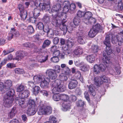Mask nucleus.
I'll return each mask as SVG.
<instances>
[{
    "label": "nucleus",
    "mask_w": 123,
    "mask_h": 123,
    "mask_svg": "<svg viewBox=\"0 0 123 123\" xmlns=\"http://www.w3.org/2000/svg\"><path fill=\"white\" fill-rule=\"evenodd\" d=\"M96 22V19L92 17L89 19L87 21L85 22V23L87 25H91L95 24Z\"/></svg>",
    "instance_id": "obj_32"
},
{
    "label": "nucleus",
    "mask_w": 123,
    "mask_h": 123,
    "mask_svg": "<svg viewBox=\"0 0 123 123\" xmlns=\"http://www.w3.org/2000/svg\"><path fill=\"white\" fill-rule=\"evenodd\" d=\"M98 67V65L97 64H95L93 67V71L96 74H99L100 72V70Z\"/></svg>",
    "instance_id": "obj_40"
},
{
    "label": "nucleus",
    "mask_w": 123,
    "mask_h": 123,
    "mask_svg": "<svg viewBox=\"0 0 123 123\" xmlns=\"http://www.w3.org/2000/svg\"><path fill=\"white\" fill-rule=\"evenodd\" d=\"M74 44V42L73 40L69 38L68 40H67L66 43V45L67 47L66 48V49H70L72 48Z\"/></svg>",
    "instance_id": "obj_16"
},
{
    "label": "nucleus",
    "mask_w": 123,
    "mask_h": 123,
    "mask_svg": "<svg viewBox=\"0 0 123 123\" xmlns=\"http://www.w3.org/2000/svg\"><path fill=\"white\" fill-rule=\"evenodd\" d=\"M43 20L45 23H49L50 22V17L48 14H45L44 16Z\"/></svg>",
    "instance_id": "obj_29"
},
{
    "label": "nucleus",
    "mask_w": 123,
    "mask_h": 123,
    "mask_svg": "<svg viewBox=\"0 0 123 123\" xmlns=\"http://www.w3.org/2000/svg\"><path fill=\"white\" fill-rule=\"evenodd\" d=\"M49 119L51 123H56L57 122L56 119L54 116H50Z\"/></svg>",
    "instance_id": "obj_62"
},
{
    "label": "nucleus",
    "mask_w": 123,
    "mask_h": 123,
    "mask_svg": "<svg viewBox=\"0 0 123 123\" xmlns=\"http://www.w3.org/2000/svg\"><path fill=\"white\" fill-rule=\"evenodd\" d=\"M97 33L92 28L91 29L90 31L89 32L88 35L90 37H93L95 36Z\"/></svg>",
    "instance_id": "obj_35"
},
{
    "label": "nucleus",
    "mask_w": 123,
    "mask_h": 123,
    "mask_svg": "<svg viewBox=\"0 0 123 123\" xmlns=\"http://www.w3.org/2000/svg\"><path fill=\"white\" fill-rule=\"evenodd\" d=\"M33 79L35 82L37 83H41L43 80L42 77L40 75L34 76L33 77Z\"/></svg>",
    "instance_id": "obj_36"
},
{
    "label": "nucleus",
    "mask_w": 123,
    "mask_h": 123,
    "mask_svg": "<svg viewBox=\"0 0 123 123\" xmlns=\"http://www.w3.org/2000/svg\"><path fill=\"white\" fill-rule=\"evenodd\" d=\"M77 78L79 79L81 82H83V78L82 76H81V73L80 71L77 72L75 74Z\"/></svg>",
    "instance_id": "obj_45"
},
{
    "label": "nucleus",
    "mask_w": 123,
    "mask_h": 123,
    "mask_svg": "<svg viewBox=\"0 0 123 123\" xmlns=\"http://www.w3.org/2000/svg\"><path fill=\"white\" fill-rule=\"evenodd\" d=\"M16 57L15 59L16 60H19L24 58L28 55V53L26 51L20 50L17 51L15 53Z\"/></svg>",
    "instance_id": "obj_7"
},
{
    "label": "nucleus",
    "mask_w": 123,
    "mask_h": 123,
    "mask_svg": "<svg viewBox=\"0 0 123 123\" xmlns=\"http://www.w3.org/2000/svg\"><path fill=\"white\" fill-rule=\"evenodd\" d=\"M107 38H109V39L110 47L111 46L110 39H111V42L112 43L116 44L118 42V44L119 46H121L123 42V37L120 36L117 37L115 36L114 34H110L109 35L106 36L105 37V41L106 39Z\"/></svg>",
    "instance_id": "obj_3"
},
{
    "label": "nucleus",
    "mask_w": 123,
    "mask_h": 123,
    "mask_svg": "<svg viewBox=\"0 0 123 123\" xmlns=\"http://www.w3.org/2000/svg\"><path fill=\"white\" fill-rule=\"evenodd\" d=\"M109 1H113L114 3L117 4L118 9L122 11L123 10V4L122 2V0H108Z\"/></svg>",
    "instance_id": "obj_14"
},
{
    "label": "nucleus",
    "mask_w": 123,
    "mask_h": 123,
    "mask_svg": "<svg viewBox=\"0 0 123 123\" xmlns=\"http://www.w3.org/2000/svg\"><path fill=\"white\" fill-rule=\"evenodd\" d=\"M78 82L76 80H74L70 81L68 84V88L72 89L75 88L77 86Z\"/></svg>",
    "instance_id": "obj_17"
},
{
    "label": "nucleus",
    "mask_w": 123,
    "mask_h": 123,
    "mask_svg": "<svg viewBox=\"0 0 123 123\" xmlns=\"http://www.w3.org/2000/svg\"><path fill=\"white\" fill-rule=\"evenodd\" d=\"M82 49L80 47H78L75 49L73 51L74 55H78L82 54L83 53Z\"/></svg>",
    "instance_id": "obj_20"
},
{
    "label": "nucleus",
    "mask_w": 123,
    "mask_h": 123,
    "mask_svg": "<svg viewBox=\"0 0 123 123\" xmlns=\"http://www.w3.org/2000/svg\"><path fill=\"white\" fill-rule=\"evenodd\" d=\"M37 26L39 29L42 31L44 25L42 23L39 22L37 24Z\"/></svg>",
    "instance_id": "obj_59"
},
{
    "label": "nucleus",
    "mask_w": 123,
    "mask_h": 123,
    "mask_svg": "<svg viewBox=\"0 0 123 123\" xmlns=\"http://www.w3.org/2000/svg\"><path fill=\"white\" fill-rule=\"evenodd\" d=\"M17 112L16 107L14 106L12 109L11 111L8 114V117L12 119L14 116Z\"/></svg>",
    "instance_id": "obj_21"
},
{
    "label": "nucleus",
    "mask_w": 123,
    "mask_h": 123,
    "mask_svg": "<svg viewBox=\"0 0 123 123\" xmlns=\"http://www.w3.org/2000/svg\"><path fill=\"white\" fill-rule=\"evenodd\" d=\"M85 104L84 102L82 100H79L76 104L77 106L83 107Z\"/></svg>",
    "instance_id": "obj_63"
},
{
    "label": "nucleus",
    "mask_w": 123,
    "mask_h": 123,
    "mask_svg": "<svg viewBox=\"0 0 123 123\" xmlns=\"http://www.w3.org/2000/svg\"><path fill=\"white\" fill-rule=\"evenodd\" d=\"M85 12H82L79 10L77 12V16L79 18H81L83 17H84V15L85 14Z\"/></svg>",
    "instance_id": "obj_54"
},
{
    "label": "nucleus",
    "mask_w": 123,
    "mask_h": 123,
    "mask_svg": "<svg viewBox=\"0 0 123 123\" xmlns=\"http://www.w3.org/2000/svg\"><path fill=\"white\" fill-rule=\"evenodd\" d=\"M91 49L93 52L95 53L98 51L99 47L98 46L93 45L92 46Z\"/></svg>",
    "instance_id": "obj_50"
},
{
    "label": "nucleus",
    "mask_w": 123,
    "mask_h": 123,
    "mask_svg": "<svg viewBox=\"0 0 123 123\" xmlns=\"http://www.w3.org/2000/svg\"><path fill=\"white\" fill-rule=\"evenodd\" d=\"M59 77L61 81H62L63 82L66 81L68 79V77L66 74L63 73H61L59 75Z\"/></svg>",
    "instance_id": "obj_31"
},
{
    "label": "nucleus",
    "mask_w": 123,
    "mask_h": 123,
    "mask_svg": "<svg viewBox=\"0 0 123 123\" xmlns=\"http://www.w3.org/2000/svg\"><path fill=\"white\" fill-rule=\"evenodd\" d=\"M16 30L15 29L14 27L11 28L10 31V34L11 35L10 36H9L8 37V40H11L13 37L14 33L16 32Z\"/></svg>",
    "instance_id": "obj_41"
},
{
    "label": "nucleus",
    "mask_w": 123,
    "mask_h": 123,
    "mask_svg": "<svg viewBox=\"0 0 123 123\" xmlns=\"http://www.w3.org/2000/svg\"><path fill=\"white\" fill-rule=\"evenodd\" d=\"M51 43V41L48 39L45 40L44 42L42 47L43 49L45 48L46 47L48 46Z\"/></svg>",
    "instance_id": "obj_43"
},
{
    "label": "nucleus",
    "mask_w": 123,
    "mask_h": 123,
    "mask_svg": "<svg viewBox=\"0 0 123 123\" xmlns=\"http://www.w3.org/2000/svg\"><path fill=\"white\" fill-rule=\"evenodd\" d=\"M65 86L63 84L60 83V84L57 87L53 88L52 90V93H54L56 92H63L66 90Z\"/></svg>",
    "instance_id": "obj_9"
},
{
    "label": "nucleus",
    "mask_w": 123,
    "mask_h": 123,
    "mask_svg": "<svg viewBox=\"0 0 123 123\" xmlns=\"http://www.w3.org/2000/svg\"><path fill=\"white\" fill-rule=\"evenodd\" d=\"M50 81L49 79L48 78H44L43 80L40 83L41 87L43 88L47 87L49 85L48 81Z\"/></svg>",
    "instance_id": "obj_15"
},
{
    "label": "nucleus",
    "mask_w": 123,
    "mask_h": 123,
    "mask_svg": "<svg viewBox=\"0 0 123 123\" xmlns=\"http://www.w3.org/2000/svg\"><path fill=\"white\" fill-rule=\"evenodd\" d=\"M62 72L65 73V74L67 75H69L71 73V71L69 68L68 67L62 69Z\"/></svg>",
    "instance_id": "obj_46"
},
{
    "label": "nucleus",
    "mask_w": 123,
    "mask_h": 123,
    "mask_svg": "<svg viewBox=\"0 0 123 123\" xmlns=\"http://www.w3.org/2000/svg\"><path fill=\"white\" fill-rule=\"evenodd\" d=\"M66 22V21H64V20L62 21L61 23H60L58 28H59L60 29L64 32H67V31L69 33L73 30V29L71 27L70 28L71 29L70 30L69 28H68L67 27L65 24Z\"/></svg>",
    "instance_id": "obj_8"
},
{
    "label": "nucleus",
    "mask_w": 123,
    "mask_h": 123,
    "mask_svg": "<svg viewBox=\"0 0 123 123\" xmlns=\"http://www.w3.org/2000/svg\"><path fill=\"white\" fill-rule=\"evenodd\" d=\"M33 92L34 94L35 95H37L39 92L40 90V87L38 86H35L33 88Z\"/></svg>",
    "instance_id": "obj_44"
},
{
    "label": "nucleus",
    "mask_w": 123,
    "mask_h": 123,
    "mask_svg": "<svg viewBox=\"0 0 123 123\" xmlns=\"http://www.w3.org/2000/svg\"><path fill=\"white\" fill-rule=\"evenodd\" d=\"M27 31L29 34H33L35 32V31L33 27L31 25H29L27 27Z\"/></svg>",
    "instance_id": "obj_48"
},
{
    "label": "nucleus",
    "mask_w": 123,
    "mask_h": 123,
    "mask_svg": "<svg viewBox=\"0 0 123 123\" xmlns=\"http://www.w3.org/2000/svg\"><path fill=\"white\" fill-rule=\"evenodd\" d=\"M80 21V18L77 16H75L74 19L73 23H74V25L75 26H76L79 25Z\"/></svg>",
    "instance_id": "obj_33"
},
{
    "label": "nucleus",
    "mask_w": 123,
    "mask_h": 123,
    "mask_svg": "<svg viewBox=\"0 0 123 123\" xmlns=\"http://www.w3.org/2000/svg\"><path fill=\"white\" fill-rule=\"evenodd\" d=\"M54 68L55 69L53 70H55L56 72L57 73H60L61 70V68L60 66L58 65H56L54 67Z\"/></svg>",
    "instance_id": "obj_61"
},
{
    "label": "nucleus",
    "mask_w": 123,
    "mask_h": 123,
    "mask_svg": "<svg viewBox=\"0 0 123 123\" xmlns=\"http://www.w3.org/2000/svg\"><path fill=\"white\" fill-rule=\"evenodd\" d=\"M58 16V17L61 18V19L62 20V21H66L65 20L66 19L67 16L66 15L64 14L63 12H57Z\"/></svg>",
    "instance_id": "obj_34"
},
{
    "label": "nucleus",
    "mask_w": 123,
    "mask_h": 123,
    "mask_svg": "<svg viewBox=\"0 0 123 123\" xmlns=\"http://www.w3.org/2000/svg\"><path fill=\"white\" fill-rule=\"evenodd\" d=\"M29 91L27 90H25L23 92L20 93L19 95V97L21 98L24 99L26 98L29 95Z\"/></svg>",
    "instance_id": "obj_19"
},
{
    "label": "nucleus",
    "mask_w": 123,
    "mask_h": 123,
    "mask_svg": "<svg viewBox=\"0 0 123 123\" xmlns=\"http://www.w3.org/2000/svg\"><path fill=\"white\" fill-rule=\"evenodd\" d=\"M19 15L21 20L24 21L26 19L27 15V12L25 10L19 12Z\"/></svg>",
    "instance_id": "obj_27"
},
{
    "label": "nucleus",
    "mask_w": 123,
    "mask_h": 123,
    "mask_svg": "<svg viewBox=\"0 0 123 123\" xmlns=\"http://www.w3.org/2000/svg\"><path fill=\"white\" fill-rule=\"evenodd\" d=\"M65 2H66V1ZM67 2V4H66V3H65V4H66V5L64 6L63 8V11L64 13H66L68 12L69 10V3L68 1Z\"/></svg>",
    "instance_id": "obj_47"
},
{
    "label": "nucleus",
    "mask_w": 123,
    "mask_h": 123,
    "mask_svg": "<svg viewBox=\"0 0 123 123\" xmlns=\"http://www.w3.org/2000/svg\"><path fill=\"white\" fill-rule=\"evenodd\" d=\"M24 86L21 84H20L18 87L17 88L16 91L17 92H22L24 89Z\"/></svg>",
    "instance_id": "obj_53"
},
{
    "label": "nucleus",
    "mask_w": 123,
    "mask_h": 123,
    "mask_svg": "<svg viewBox=\"0 0 123 123\" xmlns=\"http://www.w3.org/2000/svg\"><path fill=\"white\" fill-rule=\"evenodd\" d=\"M92 28L98 32L99 31L102 30V27L99 24H97L93 26Z\"/></svg>",
    "instance_id": "obj_42"
},
{
    "label": "nucleus",
    "mask_w": 123,
    "mask_h": 123,
    "mask_svg": "<svg viewBox=\"0 0 123 123\" xmlns=\"http://www.w3.org/2000/svg\"><path fill=\"white\" fill-rule=\"evenodd\" d=\"M89 67L88 65L86 64H84L81 67V70L83 71H86L87 70Z\"/></svg>",
    "instance_id": "obj_60"
},
{
    "label": "nucleus",
    "mask_w": 123,
    "mask_h": 123,
    "mask_svg": "<svg viewBox=\"0 0 123 123\" xmlns=\"http://www.w3.org/2000/svg\"><path fill=\"white\" fill-rule=\"evenodd\" d=\"M15 102L18 101L19 105L22 108H25L27 106V104L25 103V99L20 97H16L15 98Z\"/></svg>",
    "instance_id": "obj_11"
},
{
    "label": "nucleus",
    "mask_w": 123,
    "mask_h": 123,
    "mask_svg": "<svg viewBox=\"0 0 123 123\" xmlns=\"http://www.w3.org/2000/svg\"><path fill=\"white\" fill-rule=\"evenodd\" d=\"M34 16L37 18L40 15V10L38 9V7L34 9L33 12Z\"/></svg>",
    "instance_id": "obj_38"
},
{
    "label": "nucleus",
    "mask_w": 123,
    "mask_h": 123,
    "mask_svg": "<svg viewBox=\"0 0 123 123\" xmlns=\"http://www.w3.org/2000/svg\"><path fill=\"white\" fill-rule=\"evenodd\" d=\"M62 107L65 111L67 110L68 109L70 108V103L67 101L64 102L62 104Z\"/></svg>",
    "instance_id": "obj_28"
},
{
    "label": "nucleus",
    "mask_w": 123,
    "mask_h": 123,
    "mask_svg": "<svg viewBox=\"0 0 123 123\" xmlns=\"http://www.w3.org/2000/svg\"><path fill=\"white\" fill-rule=\"evenodd\" d=\"M87 86L88 88V92L90 94L93 96H95L96 95V92L92 85H91Z\"/></svg>",
    "instance_id": "obj_18"
},
{
    "label": "nucleus",
    "mask_w": 123,
    "mask_h": 123,
    "mask_svg": "<svg viewBox=\"0 0 123 123\" xmlns=\"http://www.w3.org/2000/svg\"><path fill=\"white\" fill-rule=\"evenodd\" d=\"M15 93L13 89H10L8 90L6 93L7 97L4 102L5 107H9L12 106V102L14 100L13 96Z\"/></svg>",
    "instance_id": "obj_2"
},
{
    "label": "nucleus",
    "mask_w": 123,
    "mask_h": 123,
    "mask_svg": "<svg viewBox=\"0 0 123 123\" xmlns=\"http://www.w3.org/2000/svg\"><path fill=\"white\" fill-rule=\"evenodd\" d=\"M14 70L15 73L18 74H23L25 72L24 70L23 69L20 68H15Z\"/></svg>",
    "instance_id": "obj_39"
},
{
    "label": "nucleus",
    "mask_w": 123,
    "mask_h": 123,
    "mask_svg": "<svg viewBox=\"0 0 123 123\" xmlns=\"http://www.w3.org/2000/svg\"><path fill=\"white\" fill-rule=\"evenodd\" d=\"M86 60L90 63H92L94 61L95 58L93 55H87L86 57Z\"/></svg>",
    "instance_id": "obj_30"
},
{
    "label": "nucleus",
    "mask_w": 123,
    "mask_h": 123,
    "mask_svg": "<svg viewBox=\"0 0 123 123\" xmlns=\"http://www.w3.org/2000/svg\"><path fill=\"white\" fill-rule=\"evenodd\" d=\"M44 2L43 3H40L39 6L41 10H46V11H48L49 13H51L50 11L51 7L50 6V0H43Z\"/></svg>",
    "instance_id": "obj_5"
},
{
    "label": "nucleus",
    "mask_w": 123,
    "mask_h": 123,
    "mask_svg": "<svg viewBox=\"0 0 123 123\" xmlns=\"http://www.w3.org/2000/svg\"><path fill=\"white\" fill-rule=\"evenodd\" d=\"M53 94V99L55 101H58L61 100V94L56 93H52Z\"/></svg>",
    "instance_id": "obj_26"
},
{
    "label": "nucleus",
    "mask_w": 123,
    "mask_h": 123,
    "mask_svg": "<svg viewBox=\"0 0 123 123\" xmlns=\"http://www.w3.org/2000/svg\"><path fill=\"white\" fill-rule=\"evenodd\" d=\"M61 100L64 102L67 101L69 100V97L68 95L64 94H61Z\"/></svg>",
    "instance_id": "obj_37"
},
{
    "label": "nucleus",
    "mask_w": 123,
    "mask_h": 123,
    "mask_svg": "<svg viewBox=\"0 0 123 123\" xmlns=\"http://www.w3.org/2000/svg\"><path fill=\"white\" fill-rule=\"evenodd\" d=\"M95 84L97 86H99L101 83V79L98 77H95L94 79Z\"/></svg>",
    "instance_id": "obj_49"
},
{
    "label": "nucleus",
    "mask_w": 123,
    "mask_h": 123,
    "mask_svg": "<svg viewBox=\"0 0 123 123\" xmlns=\"http://www.w3.org/2000/svg\"><path fill=\"white\" fill-rule=\"evenodd\" d=\"M104 43L106 45V49L103 51L102 62L105 65L109 63L110 60V55L111 54L112 52L110 47L109 38L107 39L106 41L104 42Z\"/></svg>",
    "instance_id": "obj_1"
},
{
    "label": "nucleus",
    "mask_w": 123,
    "mask_h": 123,
    "mask_svg": "<svg viewBox=\"0 0 123 123\" xmlns=\"http://www.w3.org/2000/svg\"><path fill=\"white\" fill-rule=\"evenodd\" d=\"M24 46L26 47L27 48H34L36 46L33 43L31 42H27L24 43L23 44Z\"/></svg>",
    "instance_id": "obj_25"
},
{
    "label": "nucleus",
    "mask_w": 123,
    "mask_h": 123,
    "mask_svg": "<svg viewBox=\"0 0 123 123\" xmlns=\"http://www.w3.org/2000/svg\"><path fill=\"white\" fill-rule=\"evenodd\" d=\"M83 36H79L78 37V41L80 44H84L85 43V41L82 38Z\"/></svg>",
    "instance_id": "obj_52"
},
{
    "label": "nucleus",
    "mask_w": 123,
    "mask_h": 123,
    "mask_svg": "<svg viewBox=\"0 0 123 123\" xmlns=\"http://www.w3.org/2000/svg\"><path fill=\"white\" fill-rule=\"evenodd\" d=\"M5 84L6 87L9 88L12 86V82L10 80H7L5 82Z\"/></svg>",
    "instance_id": "obj_51"
},
{
    "label": "nucleus",
    "mask_w": 123,
    "mask_h": 123,
    "mask_svg": "<svg viewBox=\"0 0 123 123\" xmlns=\"http://www.w3.org/2000/svg\"><path fill=\"white\" fill-rule=\"evenodd\" d=\"M92 13L90 12H85L83 18L84 22L85 23V21H87L92 17Z\"/></svg>",
    "instance_id": "obj_22"
},
{
    "label": "nucleus",
    "mask_w": 123,
    "mask_h": 123,
    "mask_svg": "<svg viewBox=\"0 0 123 123\" xmlns=\"http://www.w3.org/2000/svg\"><path fill=\"white\" fill-rule=\"evenodd\" d=\"M28 103L29 105L31 106H33L34 107L35 106H36L35 104V102L34 100L30 99L28 101Z\"/></svg>",
    "instance_id": "obj_58"
},
{
    "label": "nucleus",
    "mask_w": 123,
    "mask_h": 123,
    "mask_svg": "<svg viewBox=\"0 0 123 123\" xmlns=\"http://www.w3.org/2000/svg\"><path fill=\"white\" fill-rule=\"evenodd\" d=\"M18 7L19 12L25 11L24 6L21 4H19L18 5Z\"/></svg>",
    "instance_id": "obj_64"
},
{
    "label": "nucleus",
    "mask_w": 123,
    "mask_h": 123,
    "mask_svg": "<svg viewBox=\"0 0 123 123\" xmlns=\"http://www.w3.org/2000/svg\"><path fill=\"white\" fill-rule=\"evenodd\" d=\"M61 5L59 4H57L55 5H54L51 10V12H56L61 10Z\"/></svg>",
    "instance_id": "obj_24"
},
{
    "label": "nucleus",
    "mask_w": 123,
    "mask_h": 123,
    "mask_svg": "<svg viewBox=\"0 0 123 123\" xmlns=\"http://www.w3.org/2000/svg\"><path fill=\"white\" fill-rule=\"evenodd\" d=\"M50 60L52 62L56 63L59 61V58L58 57L54 56L51 58Z\"/></svg>",
    "instance_id": "obj_57"
},
{
    "label": "nucleus",
    "mask_w": 123,
    "mask_h": 123,
    "mask_svg": "<svg viewBox=\"0 0 123 123\" xmlns=\"http://www.w3.org/2000/svg\"><path fill=\"white\" fill-rule=\"evenodd\" d=\"M52 108L49 106L45 107L44 106H40L38 113L40 115H49L51 113L52 111Z\"/></svg>",
    "instance_id": "obj_4"
},
{
    "label": "nucleus",
    "mask_w": 123,
    "mask_h": 123,
    "mask_svg": "<svg viewBox=\"0 0 123 123\" xmlns=\"http://www.w3.org/2000/svg\"><path fill=\"white\" fill-rule=\"evenodd\" d=\"M46 73L48 74L49 78L51 79H55L57 77L56 72L53 69L47 70L46 72Z\"/></svg>",
    "instance_id": "obj_10"
},
{
    "label": "nucleus",
    "mask_w": 123,
    "mask_h": 123,
    "mask_svg": "<svg viewBox=\"0 0 123 123\" xmlns=\"http://www.w3.org/2000/svg\"><path fill=\"white\" fill-rule=\"evenodd\" d=\"M56 14L54 15L53 14L52 15V18L51 21V23L53 25L55 26L56 28H58L59 25L60 24V20L58 18V12Z\"/></svg>",
    "instance_id": "obj_6"
},
{
    "label": "nucleus",
    "mask_w": 123,
    "mask_h": 123,
    "mask_svg": "<svg viewBox=\"0 0 123 123\" xmlns=\"http://www.w3.org/2000/svg\"><path fill=\"white\" fill-rule=\"evenodd\" d=\"M50 30L49 29V27L48 25H44L43 29L39 33L41 35H43L46 33H47V34H49L51 35H54L53 33H51Z\"/></svg>",
    "instance_id": "obj_12"
},
{
    "label": "nucleus",
    "mask_w": 123,
    "mask_h": 123,
    "mask_svg": "<svg viewBox=\"0 0 123 123\" xmlns=\"http://www.w3.org/2000/svg\"><path fill=\"white\" fill-rule=\"evenodd\" d=\"M98 65V67L100 70V71H104L106 69V66L103 64H100Z\"/></svg>",
    "instance_id": "obj_56"
},
{
    "label": "nucleus",
    "mask_w": 123,
    "mask_h": 123,
    "mask_svg": "<svg viewBox=\"0 0 123 123\" xmlns=\"http://www.w3.org/2000/svg\"><path fill=\"white\" fill-rule=\"evenodd\" d=\"M37 106H35L34 107L31 106L30 108L28 109L26 113L29 116L34 115L37 111Z\"/></svg>",
    "instance_id": "obj_13"
},
{
    "label": "nucleus",
    "mask_w": 123,
    "mask_h": 123,
    "mask_svg": "<svg viewBox=\"0 0 123 123\" xmlns=\"http://www.w3.org/2000/svg\"><path fill=\"white\" fill-rule=\"evenodd\" d=\"M76 99L77 97L75 95H71L70 97H69V100L70 102H74L76 101Z\"/></svg>",
    "instance_id": "obj_55"
},
{
    "label": "nucleus",
    "mask_w": 123,
    "mask_h": 123,
    "mask_svg": "<svg viewBox=\"0 0 123 123\" xmlns=\"http://www.w3.org/2000/svg\"><path fill=\"white\" fill-rule=\"evenodd\" d=\"M61 83V81L60 79H57L52 82L51 84V87L54 88L57 87Z\"/></svg>",
    "instance_id": "obj_23"
}]
</instances>
